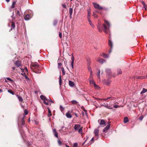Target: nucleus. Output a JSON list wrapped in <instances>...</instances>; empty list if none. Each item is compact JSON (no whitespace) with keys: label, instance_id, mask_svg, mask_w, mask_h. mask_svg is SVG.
Returning <instances> with one entry per match:
<instances>
[{"label":"nucleus","instance_id":"nucleus-38","mask_svg":"<svg viewBox=\"0 0 147 147\" xmlns=\"http://www.w3.org/2000/svg\"><path fill=\"white\" fill-rule=\"evenodd\" d=\"M82 128L80 127L78 129V132L79 133H82Z\"/></svg>","mask_w":147,"mask_h":147},{"label":"nucleus","instance_id":"nucleus-40","mask_svg":"<svg viewBox=\"0 0 147 147\" xmlns=\"http://www.w3.org/2000/svg\"><path fill=\"white\" fill-rule=\"evenodd\" d=\"M15 27V24L13 22H12V25H11V29H13Z\"/></svg>","mask_w":147,"mask_h":147},{"label":"nucleus","instance_id":"nucleus-51","mask_svg":"<svg viewBox=\"0 0 147 147\" xmlns=\"http://www.w3.org/2000/svg\"><path fill=\"white\" fill-rule=\"evenodd\" d=\"M78 144L76 143H75L74 144L73 147H77Z\"/></svg>","mask_w":147,"mask_h":147},{"label":"nucleus","instance_id":"nucleus-28","mask_svg":"<svg viewBox=\"0 0 147 147\" xmlns=\"http://www.w3.org/2000/svg\"><path fill=\"white\" fill-rule=\"evenodd\" d=\"M100 125H103L105 124V121L103 119L100 120Z\"/></svg>","mask_w":147,"mask_h":147},{"label":"nucleus","instance_id":"nucleus-14","mask_svg":"<svg viewBox=\"0 0 147 147\" xmlns=\"http://www.w3.org/2000/svg\"><path fill=\"white\" fill-rule=\"evenodd\" d=\"M41 99L43 100L44 101L45 100H47V101H48V99L46 97L43 95H41L40 96Z\"/></svg>","mask_w":147,"mask_h":147},{"label":"nucleus","instance_id":"nucleus-61","mask_svg":"<svg viewBox=\"0 0 147 147\" xmlns=\"http://www.w3.org/2000/svg\"><path fill=\"white\" fill-rule=\"evenodd\" d=\"M107 108L109 109H112V107H111L110 106H107Z\"/></svg>","mask_w":147,"mask_h":147},{"label":"nucleus","instance_id":"nucleus-56","mask_svg":"<svg viewBox=\"0 0 147 147\" xmlns=\"http://www.w3.org/2000/svg\"><path fill=\"white\" fill-rule=\"evenodd\" d=\"M62 7H64V8H66V5H65V4H62Z\"/></svg>","mask_w":147,"mask_h":147},{"label":"nucleus","instance_id":"nucleus-10","mask_svg":"<svg viewBox=\"0 0 147 147\" xmlns=\"http://www.w3.org/2000/svg\"><path fill=\"white\" fill-rule=\"evenodd\" d=\"M89 81L90 82V84L91 86H92V85H94V84H95L94 81L90 78L89 79Z\"/></svg>","mask_w":147,"mask_h":147},{"label":"nucleus","instance_id":"nucleus-48","mask_svg":"<svg viewBox=\"0 0 147 147\" xmlns=\"http://www.w3.org/2000/svg\"><path fill=\"white\" fill-rule=\"evenodd\" d=\"M60 108L61 111H62L64 109V108H63L61 105H60Z\"/></svg>","mask_w":147,"mask_h":147},{"label":"nucleus","instance_id":"nucleus-59","mask_svg":"<svg viewBox=\"0 0 147 147\" xmlns=\"http://www.w3.org/2000/svg\"><path fill=\"white\" fill-rule=\"evenodd\" d=\"M142 3V5H144L145 4V2L143 1H141Z\"/></svg>","mask_w":147,"mask_h":147},{"label":"nucleus","instance_id":"nucleus-17","mask_svg":"<svg viewBox=\"0 0 147 147\" xmlns=\"http://www.w3.org/2000/svg\"><path fill=\"white\" fill-rule=\"evenodd\" d=\"M31 18V17L30 16V15L29 14L26 15L25 17L24 18V19L26 20H28L30 19Z\"/></svg>","mask_w":147,"mask_h":147},{"label":"nucleus","instance_id":"nucleus-7","mask_svg":"<svg viewBox=\"0 0 147 147\" xmlns=\"http://www.w3.org/2000/svg\"><path fill=\"white\" fill-rule=\"evenodd\" d=\"M97 61L101 64L105 62V60L102 59H97Z\"/></svg>","mask_w":147,"mask_h":147},{"label":"nucleus","instance_id":"nucleus-49","mask_svg":"<svg viewBox=\"0 0 147 147\" xmlns=\"http://www.w3.org/2000/svg\"><path fill=\"white\" fill-rule=\"evenodd\" d=\"M144 118V117L143 116H140L139 118V119L141 121H142Z\"/></svg>","mask_w":147,"mask_h":147},{"label":"nucleus","instance_id":"nucleus-13","mask_svg":"<svg viewBox=\"0 0 147 147\" xmlns=\"http://www.w3.org/2000/svg\"><path fill=\"white\" fill-rule=\"evenodd\" d=\"M33 66L36 69H38V67H40V65L36 63L33 64Z\"/></svg>","mask_w":147,"mask_h":147},{"label":"nucleus","instance_id":"nucleus-19","mask_svg":"<svg viewBox=\"0 0 147 147\" xmlns=\"http://www.w3.org/2000/svg\"><path fill=\"white\" fill-rule=\"evenodd\" d=\"M16 96L18 98V100L19 101L21 102H22L23 101V99L22 97L21 96H19L18 95H16Z\"/></svg>","mask_w":147,"mask_h":147},{"label":"nucleus","instance_id":"nucleus-29","mask_svg":"<svg viewBox=\"0 0 147 147\" xmlns=\"http://www.w3.org/2000/svg\"><path fill=\"white\" fill-rule=\"evenodd\" d=\"M59 83L60 86H61L62 83L61 78V75L59 76Z\"/></svg>","mask_w":147,"mask_h":147},{"label":"nucleus","instance_id":"nucleus-64","mask_svg":"<svg viewBox=\"0 0 147 147\" xmlns=\"http://www.w3.org/2000/svg\"><path fill=\"white\" fill-rule=\"evenodd\" d=\"M102 106H105L106 108H107V106L104 103V105H102Z\"/></svg>","mask_w":147,"mask_h":147},{"label":"nucleus","instance_id":"nucleus-62","mask_svg":"<svg viewBox=\"0 0 147 147\" xmlns=\"http://www.w3.org/2000/svg\"><path fill=\"white\" fill-rule=\"evenodd\" d=\"M27 144L28 146L30 145L31 144V143L29 142H27Z\"/></svg>","mask_w":147,"mask_h":147},{"label":"nucleus","instance_id":"nucleus-11","mask_svg":"<svg viewBox=\"0 0 147 147\" xmlns=\"http://www.w3.org/2000/svg\"><path fill=\"white\" fill-rule=\"evenodd\" d=\"M88 20L89 23V24L91 26L92 28H94V24H92V22L90 20V18L89 17L88 18Z\"/></svg>","mask_w":147,"mask_h":147},{"label":"nucleus","instance_id":"nucleus-23","mask_svg":"<svg viewBox=\"0 0 147 147\" xmlns=\"http://www.w3.org/2000/svg\"><path fill=\"white\" fill-rule=\"evenodd\" d=\"M101 56L104 58H108L109 57V55L106 53H104Z\"/></svg>","mask_w":147,"mask_h":147},{"label":"nucleus","instance_id":"nucleus-44","mask_svg":"<svg viewBox=\"0 0 147 147\" xmlns=\"http://www.w3.org/2000/svg\"><path fill=\"white\" fill-rule=\"evenodd\" d=\"M22 125H23L24 124V118H22Z\"/></svg>","mask_w":147,"mask_h":147},{"label":"nucleus","instance_id":"nucleus-50","mask_svg":"<svg viewBox=\"0 0 147 147\" xmlns=\"http://www.w3.org/2000/svg\"><path fill=\"white\" fill-rule=\"evenodd\" d=\"M113 107L115 108H117L120 107L117 105H113Z\"/></svg>","mask_w":147,"mask_h":147},{"label":"nucleus","instance_id":"nucleus-27","mask_svg":"<svg viewBox=\"0 0 147 147\" xmlns=\"http://www.w3.org/2000/svg\"><path fill=\"white\" fill-rule=\"evenodd\" d=\"M69 14H70V17H71V15H72V12H73V9H72V8H70L69 9Z\"/></svg>","mask_w":147,"mask_h":147},{"label":"nucleus","instance_id":"nucleus-53","mask_svg":"<svg viewBox=\"0 0 147 147\" xmlns=\"http://www.w3.org/2000/svg\"><path fill=\"white\" fill-rule=\"evenodd\" d=\"M6 79H7V80H9V81H13V80L10 78L9 77L7 78Z\"/></svg>","mask_w":147,"mask_h":147},{"label":"nucleus","instance_id":"nucleus-8","mask_svg":"<svg viewBox=\"0 0 147 147\" xmlns=\"http://www.w3.org/2000/svg\"><path fill=\"white\" fill-rule=\"evenodd\" d=\"M103 82L105 84L109 85L111 83V81L109 80H104L103 81Z\"/></svg>","mask_w":147,"mask_h":147},{"label":"nucleus","instance_id":"nucleus-9","mask_svg":"<svg viewBox=\"0 0 147 147\" xmlns=\"http://www.w3.org/2000/svg\"><path fill=\"white\" fill-rule=\"evenodd\" d=\"M14 63L17 67H19L21 65L20 62L18 60L15 61Z\"/></svg>","mask_w":147,"mask_h":147},{"label":"nucleus","instance_id":"nucleus-4","mask_svg":"<svg viewBox=\"0 0 147 147\" xmlns=\"http://www.w3.org/2000/svg\"><path fill=\"white\" fill-rule=\"evenodd\" d=\"M99 129L98 128L95 129H94V134L95 136L98 137V133Z\"/></svg>","mask_w":147,"mask_h":147},{"label":"nucleus","instance_id":"nucleus-24","mask_svg":"<svg viewBox=\"0 0 147 147\" xmlns=\"http://www.w3.org/2000/svg\"><path fill=\"white\" fill-rule=\"evenodd\" d=\"M66 115L67 118H71L72 117V115L70 113H66Z\"/></svg>","mask_w":147,"mask_h":147},{"label":"nucleus","instance_id":"nucleus-54","mask_svg":"<svg viewBox=\"0 0 147 147\" xmlns=\"http://www.w3.org/2000/svg\"><path fill=\"white\" fill-rule=\"evenodd\" d=\"M58 68H59L60 67L61 65L62 64L61 63H58Z\"/></svg>","mask_w":147,"mask_h":147},{"label":"nucleus","instance_id":"nucleus-31","mask_svg":"<svg viewBox=\"0 0 147 147\" xmlns=\"http://www.w3.org/2000/svg\"><path fill=\"white\" fill-rule=\"evenodd\" d=\"M88 66V70H89V71H90V75H91V76H92V69H91V67L90 66Z\"/></svg>","mask_w":147,"mask_h":147},{"label":"nucleus","instance_id":"nucleus-30","mask_svg":"<svg viewBox=\"0 0 147 147\" xmlns=\"http://www.w3.org/2000/svg\"><path fill=\"white\" fill-rule=\"evenodd\" d=\"M20 132L22 137H23L24 136V132L23 131L20 130Z\"/></svg>","mask_w":147,"mask_h":147},{"label":"nucleus","instance_id":"nucleus-39","mask_svg":"<svg viewBox=\"0 0 147 147\" xmlns=\"http://www.w3.org/2000/svg\"><path fill=\"white\" fill-rule=\"evenodd\" d=\"M57 20H55L53 23V25L54 26H55L57 25Z\"/></svg>","mask_w":147,"mask_h":147},{"label":"nucleus","instance_id":"nucleus-55","mask_svg":"<svg viewBox=\"0 0 147 147\" xmlns=\"http://www.w3.org/2000/svg\"><path fill=\"white\" fill-rule=\"evenodd\" d=\"M58 143L60 145H61L62 144L61 142L59 140H58Z\"/></svg>","mask_w":147,"mask_h":147},{"label":"nucleus","instance_id":"nucleus-21","mask_svg":"<svg viewBox=\"0 0 147 147\" xmlns=\"http://www.w3.org/2000/svg\"><path fill=\"white\" fill-rule=\"evenodd\" d=\"M48 109V117H50L52 115V114H51V111L49 108L48 107L47 108Z\"/></svg>","mask_w":147,"mask_h":147},{"label":"nucleus","instance_id":"nucleus-60","mask_svg":"<svg viewBox=\"0 0 147 147\" xmlns=\"http://www.w3.org/2000/svg\"><path fill=\"white\" fill-rule=\"evenodd\" d=\"M48 101H49L50 102H51L52 103H54L53 101L52 100H51L48 99Z\"/></svg>","mask_w":147,"mask_h":147},{"label":"nucleus","instance_id":"nucleus-16","mask_svg":"<svg viewBox=\"0 0 147 147\" xmlns=\"http://www.w3.org/2000/svg\"><path fill=\"white\" fill-rule=\"evenodd\" d=\"M53 133L55 136L57 138H58V135L57 132L56 131L55 129H53Z\"/></svg>","mask_w":147,"mask_h":147},{"label":"nucleus","instance_id":"nucleus-1","mask_svg":"<svg viewBox=\"0 0 147 147\" xmlns=\"http://www.w3.org/2000/svg\"><path fill=\"white\" fill-rule=\"evenodd\" d=\"M105 23L103 24L102 26L103 27V30L106 34H107L109 31L110 27V24L107 21L104 20Z\"/></svg>","mask_w":147,"mask_h":147},{"label":"nucleus","instance_id":"nucleus-15","mask_svg":"<svg viewBox=\"0 0 147 147\" xmlns=\"http://www.w3.org/2000/svg\"><path fill=\"white\" fill-rule=\"evenodd\" d=\"M88 66H89L91 65V61L90 58H88L87 59Z\"/></svg>","mask_w":147,"mask_h":147},{"label":"nucleus","instance_id":"nucleus-47","mask_svg":"<svg viewBox=\"0 0 147 147\" xmlns=\"http://www.w3.org/2000/svg\"><path fill=\"white\" fill-rule=\"evenodd\" d=\"M90 11H88L87 16L88 20V18H90Z\"/></svg>","mask_w":147,"mask_h":147},{"label":"nucleus","instance_id":"nucleus-57","mask_svg":"<svg viewBox=\"0 0 147 147\" xmlns=\"http://www.w3.org/2000/svg\"><path fill=\"white\" fill-rule=\"evenodd\" d=\"M93 15H94V17L95 18H96L98 17V16L97 15H96V14H95L94 12Z\"/></svg>","mask_w":147,"mask_h":147},{"label":"nucleus","instance_id":"nucleus-22","mask_svg":"<svg viewBox=\"0 0 147 147\" xmlns=\"http://www.w3.org/2000/svg\"><path fill=\"white\" fill-rule=\"evenodd\" d=\"M136 78L138 79H145V78H147V76H137L136 77Z\"/></svg>","mask_w":147,"mask_h":147},{"label":"nucleus","instance_id":"nucleus-12","mask_svg":"<svg viewBox=\"0 0 147 147\" xmlns=\"http://www.w3.org/2000/svg\"><path fill=\"white\" fill-rule=\"evenodd\" d=\"M80 125L79 124L76 125L74 127V129L76 130H78L80 128Z\"/></svg>","mask_w":147,"mask_h":147},{"label":"nucleus","instance_id":"nucleus-6","mask_svg":"<svg viewBox=\"0 0 147 147\" xmlns=\"http://www.w3.org/2000/svg\"><path fill=\"white\" fill-rule=\"evenodd\" d=\"M105 72L107 75L110 76L111 74V69L109 68H107L105 69Z\"/></svg>","mask_w":147,"mask_h":147},{"label":"nucleus","instance_id":"nucleus-35","mask_svg":"<svg viewBox=\"0 0 147 147\" xmlns=\"http://www.w3.org/2000/svg\"><path fill=\"white\" fill-rule=\"evenodd\" d=\"M71 103L72 104L77 105L78 102L76 100H74L71 101Z\"/></svg>","mask_w":147,"mask_h":147},{"label":"nucleus","instance_id":"nucleus-52","mask_svg":"<svg viewBox=\"0 0 147 147\" xmlns=\"http://www.w3.org/2000/svg\"><path fill=\"white\" fill-rule=\"evenodd\" d=\"M16 15L17 16H19L20 15V14L18 10L17 11V12L16 13Z\"/></svg>","mask_w":147,"mask_h":147},{"label":"nucleus","instance_id":"nucleus-58","mask_svg":"<svg viewBox=\"0 0 147 147\" xmlns=\"http://www.w3.org/2000/svg\"><path fill=\"white\" fill-rule=\"evenodd\" d=\"M59 37L60 38H61L62 37V34L60 32H59Z\"/></svg>","mask_w":147,"mask_h":147},{"label":"nucleus","instance_id":"nucleus-63","mask_svg":"<svg viewBox=\"0 0 147 147\" xmlns=\"http://www.w3.org/2000/svg\"><path fill=\"white\" fill-rule=\"evenodd\" d=\"M85 112L86 114L87 113V111L85 110V109L84 108L82 109Z\"/></svg>","mask_w":147,"mask_h":147},{"label":"nucleus","instance_id":"nucleus-42","mask_svg":"<svg viewBox=\"0 0 147 147\" xmlns=\"http://www.w3.org/2000/svg\"><path fill=\"white\" fill-rule=\"evenodd\" d=\"M16 4V2H15V1L13 2L12 3V5H11V7L13 8H14V5H15Z\"/></svg>","mask_w":147,"mask_h":147},{"label":"nucleus","instance_id":"nucleus-2","mask_svg":"<svg viewBox=\"0 0 147 147\" xmlns=\"http://www.w3.org/2000/svg\"><path fill=\"white\" fill-rule=\"evenodd\" d=\"M93 4L95 8L98 10H100L104 9V8L100 6L98 4L96 3H93Z\"/></svg>","mask_w":147,"mask_h":147},{"label":"nucleus","instance_id":"nucleus-25","mask_svg":"<svg viewBox=\"0 0 147 147\" xmlns=\"http://www.w3.org/2000/svg\"><path fill=\"white\" fill-rule=\"evenodd\" d=\"M123 121L125 123H127L128 122V119L127 117H126L124 118Z\"/></svg>","mask_w":147,"mask_h":147},{"label":"nucleus","instance_id":"nucleus-18","mask_svg":"<svg viewBox=\"0 0 147 147\" xmlns=\"http://www.w3.org/2000/svg\"><path fill=\"white\" fill-rule=\"evenodd\" d=\"M72 61L71 63V67L72 68H74V58L73 56H72L71 58Z\"/></svg>","mask_w":147,"mask_h":147},{"label":"nucleus","instance_id":"nucleus-37","mask_svg":"<svg viewBox=\"0 0 147 147\" xmlns=\"http://www.w3.org/2000/svg\"><path fill=\"white\" fill-rule=\"evenodd\" d=\"M61 70L62 71L63 74V75H65V71L63 67L61 68Z\"/></svg>","mask_w":147,"mask_h":147},{"label":"nucleus","instance_id":"nucleus-41","mask_svg":"<svg viewBox=\"0 0 147 147\" xmlns=\"http://www.w3.org/2000/svg\"><path fill=\"white\" fill-rule=\"evenodd\" d=\"M97 28H98V30H99V32H102V30L101 29V27L100 26H98Z\"/></svg>","mask_w":147,"mask_h":147},{"label":"nucleus","instance_id":"nucleus-33","mask_svg":"<svg viewBox=\"0 0 147 147\" xmlns=\"http://www.w3.org/2000/svg\"><path fill=\"white\" fill-rule=\"evenodd\" d=\"M98 72L97 74V76L98 77V78L99 79H100V69L98 70Z\"/></svg>","mask_w":147,"mask_h":147},{"label":"nucleus","instance_id":"nucleus-3","mask_svg":"<svg viewBox=\"0 0 147 147\" xmlns=\"http://www.w3.org/2000/svg\"><path fill=\"white\" fill-rule=\"evenodd\" d=\"M109 45L111 48V49L109 51V53H110L111 52L112 50L113 49V43L110 40H109Z\"/></svg>","mask_w":147,"mask_h":147},{"label":"nucleus","instance_id":"nucleus-32","mask_svg":"<svg viewBox=\"0 0 147 147\" xmlns=\"http://www.w3.org/2000/svg\"><path fill=\"white\" fill-rule=\"evenodd\" d=\"M146 92H147V89H145V88H143V90L141 92L140 94H142L143 93H145Z\"/></svg>","mask_w":147,"mask_h":147},{"label":"nucleus","instance_id":"nucleus-26","mask_svg":"<svg viewBox=\"0 0 147 147\" xmlns=\"http://www.w3.org/2000/svg\"><path fill=\"white\" fill-rule=\"evenodd\" d=\"M117 72L118 75L121 74H122V71L121 69L119 68L118 69H117Z\"/></svg>","mask_w":147,"mask_h":147},{"label":"nucleus","instance_id":"nucleus-20","mask_svg":"<svg viewBox=\"0 0 147 147\" xmlns=\"http://www.w3.org/2000/svg\"><path fill=\"white\" fill-rule=\"evenodd\" d=\"M69 86L71 87H73L74 86V83L72 81H69Z\"/></svg>","mask_w":147,"mask_h":147},{"label":"nucleus","instance_id":"nucleus-46","mask_svg":"<svg viewBox=\"0 0 147 147\" xmlns=\"http://www.w3.org/2000/svg\"><path fill=\"white\" fill-rule=\"evenodd\" d=\"M24 114H25V115H26L28 114V112L26 109H25V110H24Z\"/></svg>","mask_w":147,"mask_h":147},{"label":"nucleus","instance_id":"nucleus-45","mask_svg":"<svg viewBox=\"0 0 147 147\" xmlns=\"http://www.w3.org/2000/svg\"><path fill=\"white\" fill-rule=\"evenodd\" d=\"M147 8V5L145 4L144 5H143V9H144L145 10H146Z\"/></svg>","mask_w":147,"mask_h":147},{"label":"nucleus","instance_id":"nucleus-34","mask_svg":"<svg viewBox=\"0 0 147 147\" xmlns=\"http://www.w3.org/2000/svg\"><path fill=\"white\" fill-rule=\"evenodd\" d=\"M94 88L95 89H99L100 88L98 86L96 85V84H95L94 85Z\"/></svg>","mask_w":147,"mask_h":147},{"label":"nucleus","instance_id":"nucleus-5","mask_svg":"<svg viewBox=\"0 0 147 147\" xmlns=\"http://www.w3.org/2000/svg\"><path fill=\"white\" fill-rule=\"evenodd\" d=\"M110 125L109 124H108L107 126H106L103 130V132L104 133H106L107 132L109 128Z\"/></svg>","mask_w":147,"mask_h":147},{"label":"nucleus","instance_id":"nucleus-36","mask_svg":"<svg viewBox=\"0 0 147 147\" xmlns=\"http://www.w3.org/2000/svg\"><path fill=\"white\" fill-rule=\"evenodd\" d=\"M7 91L9 93L13 95H14V93L11 90H8Z\"/></svg>","mask_w":147,"mask_h":147},{"label":"nucleus","instance_id":"nucleus-43","mask_svg":"<svg viewBox=\"0 0 147 147\" xmlns=\"http://www.w3.org/2000/svg\"><path fill=\"white\" fill-rule=\"evenodd\" d=\"M49 101H47V100H45L44 101V103L46 105H49V103L48 102Z\"/></svg>","mask_w":147,"mask_h":147}]
</instances>
